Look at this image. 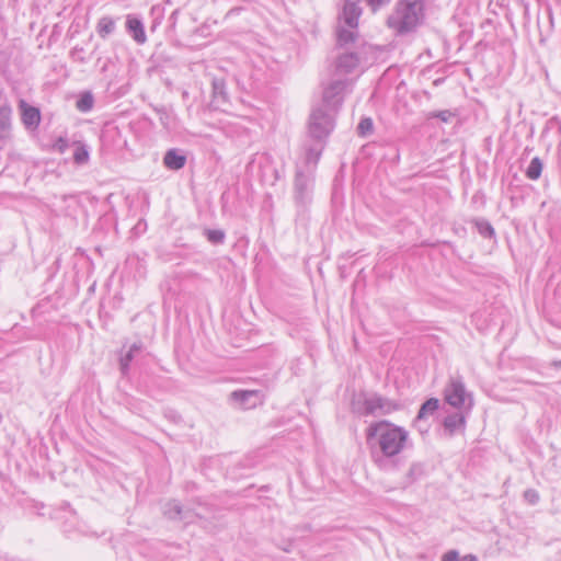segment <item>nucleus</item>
Masks as SVG:
<instances>
[{"instance_id": "nucleus-17", "label": "nucleus", "mask_w": 561, "mask_h": 561, "mask_svg": "<svg viewBox=\"0 0 561 561\" xmlns=\"http://www.w3.org/2000/svg\"><path fill=\"white\" fill-rule=\"evenodd\" d=\"M73 158H75L76 162L83 163L88 160L89 153L84 147L78 146L73 153Z\"/></svg>"}, {"instance_id": "nucleus-2", "label": "nucleus", "mask_w": 561, "mask_h": 561, "mask_svg": "<svg viewBox=\"0 0 561 561\" xmlns=\"http://www.w3.org/2000/svg\"><path fill=\"white\" fill-rule=\"evenodd\" d=\"M423 15L421 0H402L389 19V26L399 33L414 28Z\"/></svg>"}, {"instance_id": "nucleus-14", "label": "nucleus", "mask_w": 561, "mask_h": 561, "mask_svg": "<svg viewBox=\"0 0 561 561\" xmlns=\"http://www.w3.org/2000/svg\"><path fill=\"white\" fill-rule=\"evenodd\" d=\"M93 104H94V99H93L92 93L84 92L80 95L79 100L77 101L76 106L80 112H89L93 107Z\"/></svg>"}, {"instance_id": "nucleus-19", "label": "nucleus", "mask_w": 561, "mask_h": 561, "mask_svg": "<svg viewBox=\"0 0 561 561\" xmlns=\"http://www.w3.org/2000/svg\"><path fill=\"white\" fill-rule=\"evenodd\" d=\"M524 499L525 501H527L529 504H536L538 501H539V494L536 490L534 489H527L525 492H524Z\"/></svg>"}, {"instance_id": "nucleus-18", "label": "nucleus", "mask_w": 561, "mask_h": 561, "mask_svg": "<svg viewBox=\"0 0 561 561\" xmlns=\"http://www.w3.org/2000/svg\"><path fill=\"white\" fill-rule=\"evenodd\" d=\"M133 360V353H126L119 358V367L123 375L127 374L129 363Z\"/></svg>"}, {"instance_id": "nucleus-20", "label": "nucleus", "mask_w": 561, "mask_h": 561, "mask_svg": "<svg viewBox=\"0 0 561 561\" xmlns=\"http://www.w3.org/2000/svg\"><path fill=\"white\" fill-rule=\"evenodd\" d=\"M207 238L211 242H221L224 240V232L220 230H209L207 232Z\"/></svg>"}, {"instance_id": "nucleus-24", "label": "nucleus", "mask_w": 561, "mask_h": 561, "mask_svg": "<svg viewBox=\"0 0 561 561\" xmlns=\"http://www.w3.org/2000/svg\"><path fill=\"white\" fill-rule=\"evenodd\" d=\"M419 467L416 465H413L411 468H410V471H409V474L410 476H413L415 474L416 471H419Z\"/></svg>"}, {"instance_id": "nucleus-25", "label": "nucleus", "mask_w": 561, "mask_h": 561, "mask_svg": "<svg viewBox=\"0 0 561 561\" xmlns=\"http://www.w3.org/2000/svg\"><path fill=\"white\" fill-rule=\"evenodd\" d=\"M383 0H369V2L373 4V5H378L382 2Z\"/></svg>"}, {"instance_id": "nucleus-10", "label": "nucleus", "mask_w": 561, "mask_h": 561, "mask_svg": "<svg viewBox=\"0 0 561 561\" xmlns=\"http://www.w3.org/2000/svg\"><path fill=\"white\" fill-rule=\"evenodd\" d=\"M439 407V401L435 398H431L427 401H425L415 419V423H420L422 420H424L427 415L433 414Z\"/></svg>"}, {"instance_id": "nucleus-15", "label": "nucleus", "mask_w": 561, "mask_h": 561, "mask_svg": "<svg viewBox=\"0 0 561 561\" xmlns=\"http://www.w3.org/2000/svg\"><path fill=\"white\" fill-rule=\"evenodd\" d=\"M98 33L101 37H106L114 30V21L111 18H102L98 23Z\"/></svg>"}, {"instance_id": "nucleus-4", "label": "nucleus", "mask_w": 561, "mask_h": 561, "mask_svg": "<svg viewBox=\"0 0 561 561\" xmlns=\"http://www.w3.org/2000/svg\"><path fill=\"white\" fill-rule=\"evenodd\" d=\"M363 414L365 415H386L396 410L399 405L387 398L378 394H371L363 401Z\"/></svg>"}, {"instance_id": "nucleus-22", "label": "nucleus", "mask_w": 561, "mask_h": 561, "mask_svg": "<svg viewBox=\"0 0 561 561\" xmlns=\"http://www.w3.org/2000/svg\"><path fill=\"white\" fill-rule=\"evenodd\" d=\"M55 147H57L59 151H64L66 148V141L64 139H59Z\"/></svg>"}, {"instance_id": "nucleus-9", "label": "nucleus", "mask_w": 561, "mask_h": 561, "mask_svg": "<svg viewBox=\"0 0 561 561\" xmlns=\"http://www.w3.org/2000/svg\"><path fill=\"white\" fill-rule=\"evenodd\" d=\"M127 28L133 33L134 39L144 44L147 39L142 23L136 18H128L126 22Z\"/></svg>"}, {"instance_id": "nucleus-3", "label": "nucleus", "mask_w": 561, "mask_h": 561, "mask_svg": "<svg viewBox=\"0 0 561 561\" xmlns=\"http://www.w3.org/2000/svg\"><path fill=\"white\" fill-rule=\"evenodd\" d=\"M445 400L454 408H461L468 399L469 405L472 404V397L466 391L465 383L459 378H451L445 388Z\"/></svg>"}, {"instance_id": "nucleus-5", "label": "nucleus", "mask_w": 561, "mask_h": 561, "mask_svg": "<svg viewBox=\"0 0 561 561\" xmlns=\"http://www.w3.org/2000/svg\"><path fill=\"white\" fill-rule=\"evenodd\" d=\"M22 122L25 126L36 128L41 123V113L37 107L28 105L24 100L19 103Z\"/></svg>"}, {"instance_id": "nucleus-21", "label": "nucleus", "mask_w": 561, "mask_h": 561, "mask_svg": "<svg viewBox=\"0 0 561 561\" xmlns=\"http://www.w3.org/2000/svg\"><path fill=\"white\" fill-rule=\"evenodd\" d=\"M442 561H459V553L456 550H450L443 556Z\"/></svg>"}, {"instance_id": "nucleus-13", "label": "nucleus", "mask_w": 561, "mask_h": 561, "mask_svg": "<svg viewBox=\"0 0 561 561\" xmlns=\"http://www.w3.org/2000/svg\"><path fill=\"white\" fill-rule=\"evenodd\" d=\"M11 107L8 102L0 100V128L4 129L9 127L11 121Z\"/></svg>"}, {"instance_id": "nucleus-7", "label": "nucleus", "mask_w": 561, "mask_h": 561, "mask_svg": "<svg viewBox=\"0 0 561 561\" xmlns=\"http://www.w3.org/2000/svg\"><path fill=\"white\" fill-rule=\"evenodd\" d=\"M163 514L169 519H188L190 512L183 511L182 506L176 501H170L164 505Z\"/></svg>"}, {"instance_id": "nucleus-23", "label": "nucleus", "mask_w": 561, "mask_h": 561, "mask_svg": "<svg viewBox=\"0 0 561 561\" xmlns=\"http://www.w3.org/2000/svg\"><path fill=\"white\" fill-rule=\"evenodd\" d=\"M460 561H478V559L473 554H466Z\"/></svg>"}, {"instance_id": "nucleus-12", "label": "nucleus", "mask_w": 561, "mask_h": 561, "mask_svg": "<svg viewBox=\"0 0 561 561\" xmlns=\"http://www.w3.org/2000/svg\"><path fill=\"white\" fill-rule=\"evenodd\" d=\"M542 172V162L539 158H534L527 170H526V176L530 180H538Z\"/></svg>"}, {"instance_id": "nucleus-1", "label": "nucleus", "mask_w": 561, "mask_h": 561, "mask_svg": "<svg viewBox=\"0 0 561 561\" xmlns=\"http://www.w3.org/2000/svg\"><path fill=\"white\" fill-rule=\"evenodd\" d=\"M367 443L377 463L399 455L408 443L409 433L388 421L371 423L367 431Z\"/></svg>"}, {"instance_id": "nucleus-11", "label": "nucleus", "mask_w": 561, "mask_h": 561, "mask_svg": "<svg viewBox=\"0 0 561 561\" xmlns=\"http://www.w3.org/2000/svg\"><path fill=\"white\" fill-rule=\"evenodd\" d=\"M465 424V417L460 413H454L448 415L444 421V426L450 432L454 433L456 430L460 428Z\"/></svg>"}, {"instance_id": "nucleus-6", "label": "nucleus", "mask_w": 561, "mask_h": 561, "mask_svg": "<svg viewBox=\"0 0 561 561\" xmlns=\"http://www.w3.org/2000/svg\"><path fill=\"white\" fill-rule=\"evenodd\" d=\"M231 398L240 402L244 408H253L256 405V401L250 402L251 398H256L257 401L261 402L260 392L257 390H237L231 393Z\"/></svg>"}, {"instance_id": "nucleus-8", "label": "nucleus", "mask_w": 561, "mask_h": 561, "mask_svg": "<svg viewBox=\"0 0 561 561\" xmlns=\"http://www.w3.org/2000/svg\"><path fill=\"white\" fill-rule=\"evenodd\" d=\"M164 165L171 170H180L184 167L186 158L176 150H169L163 158Z\"/></svg>"}, {"instance_id": "nucleus-16", "label": "nucleus", "mask_w": 561, "mask_h": 561, "mask_svg": "<svg viewBox=\"0 0 561 561\" xmlns=\"http://www.w3.org/2000/svg\"><path fill=\"white\" fill-rule=\"evenodd\" d=\"M357 129L360 136H367L373 131V121L370 118L362 119Z\"/></svg>"}]
</instances>
